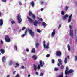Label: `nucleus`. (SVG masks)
Masks as SVG:
<instances>
[{
  "mask_svg": "<svg viewBox=\"0 0 77 77\" xmlns=\"http://www.w3.org/2000/svg\"><path fill=\"white\" fill-rule=\"evenodd\" d=\"M55 31H56V30H55V29H54L53 30V31L51 34L52 37H54V35H55Z\"/></svg>",
  "mask_w": 77,
  "mask_h": 77,
  "instance_id": "11",
  "label": "nucleus"
},
{
  "mask_svg": "<svg viewBox=\"0 0 77 77\" xmlns=\"http://www.w3.org/2000/svg\"><path fill=\"white\" fill-rule=\"evenodd\" d=\"M61 24H60L59 26L58 29H60L61 27Z\"/></svg>",
  "mask_w": 77,
  "mask_h": 77,
  "instance_id": "46",
  "label": "nucleus"
},
{
  "mask_svg": "<svg viewBox=\"0 0 77 77\" xmlns=\"http://www.w3.org/2000/svg\"><path fill=\"white\" fill-rule=\"evenodd\" d=\"M57 77H63V73L62 72L61 74H60L58 75Z\"/></svg>",
  "mask_w": 77,
  "mask_h": 77,
  "instance_id": "23",
  "label": "nucleus"
},
{
  "mask_svg": "<svg viewBox=\"0 0 77 77\" xmlns=\"http://www.w3.org/2000/svg\"><path fill=\"white\" fill-rule=\"evenodd\" d=\"M11 24H15V21H11Z\"/></svg>",
  "mask_w": 77,
  "mask_h": 77,
  "instance_id": "38",
  "label": "nucleus"
},
{
  "mask_svg": "<svg viewBox=\"0 0 77 77\" xmlns=\"http://www.w3.org/2000/svg\"><path fill=\"white\" fill-rule=\"evenodd\" d=\"M44 75V73H40V75H39L40 77H42Z\"/></svg>",
  "mask_w": 77,
  "mask_h": 77,
  "instance_id": "31",
  "label": "nucleus"
},
{
  "mask_svg": "<svg viewBox=\"0 0 77 77\" xmlns=\"http://www.w3.org/2000/svg\"><path fill=\"white\" fill-rule=\"evenodd\" d=\"M58 66H60V63H58Z\"/></svg>",
  "mask_w": 77,
  "mask_h": 77,
  "instance_id": "54",
  "label": "nucleus"
},
{
  "mask_svg": "<svg viewBox=\"0 0 77 77\" xmlns=\"http://www.w3.org/2000/svg\"><path fill=\"white\" fill-rule=\"evenodd\" d=\"M42 25L44 27H46L47 26V24L45 22H43L42 23Z\"/></svg>",
  "mask_w": 77,
  "mask_h": 77,
  "instance_id": "18",
  "label": "nucleus"
},
{
  "mask_svg": "<svg viewBox=\"0 0 77 77\" xmlns=\"http://www.w3.org/2000/svg\"><path fill=\"white\" fill-rule=\"evenodd\" d=\"M15 72H16V71H14V72H13V74H15Z\"/></svg>",
  "mask_w": 77,
  "mask_h": 77,
  "instance_id": "53",
  "label": "nucleus"
},
{
  "mask_svg": "<svg viewBox=\"0 0 77 77\" xmlns=\"http://www.w3.org/2000/svg\"><path fill=\"white\" fill-rule=\"evenodd\" d=\"M67 47L68 50L69 51H70L71 50V49H70V46L69 44H68L67 45Z\"/></svg>",
  "mask_w": 77,
  "mask_h": 77,
  "instance_id": "25",
  "label": "nucleus"
},
{
  "mask_svg": "<svg viewBox=\"0 0 77 77\" xmlns=\"http://www.w3.org/2000/svg\"><path fill=\"white\" fill-rule=\"evenodd\" d=\"M68 6H66V8L65 9V11H67V10H68Z\"/></svg>",
  "mask_w": 77,
  "mask_h": 77,
  "instance_id": "35",
  "label": "nucleus"
},
{
  "mask_svg": "<svg viewBox=\"0 0 77 77\" xmlns=\"http://www.w3.org/2000/svg\"><path fill=\"white\" fill-rule=\"evenodd\" d=\"M3 62H5L6 60V57L5 56L3 57L2 59Z\"/></svg>",
  "mask_w": 77,
  "mask_h": 77,
  "instance_id": "20",
  "label": "nucleus"
},
{
  "mask_svg": "<svg viewBox=\"0 0 77 77\" xmlns=\"http://www.w3.org/2000/svg\"><path fill=\"white\" fill-rule=\"evenodd\" d=\"M10 21H11V20H10Z\"/></svg>",
  "mask_w": 77,
  "mask_h": 77,
  "instance_id": "62",
  "label": "nucleus"
},
{
  "mask_svg": "<svg viewBox=\"0 0 77 77\" xmlns=\"http://www.w3.org/2000/svg\"><path fill=\"white\" fill-rule=\"evenodd\" d=\"M30 4L31 5L32 7H33H33L35 6V3L34 2H33V1L31 2L30 3Z\"/></svg>",
  "mask_w": 77,
  "mask_h": 77,
  "instance_id": "13",
  "label": "nucleus"
},
{
  "mask_svg": "<svg viewBox=\"0 0 77 77\" xmlns=\"http://www.w3.org/2000/svg\"><path fill=\"white\" fill-rule=\"evenodd\" d=\"M67 58L69 59V56H67Z\"/></svg>",
  "mask_w": 77,
  "mask_h": 77,
  "instance_id": "56",
  "label": "nucleus"
},
{
  "mask_svg": "<svg viewBox=\"0 0 77 77\" xmlns=\"http://www.w3.org/2000/svg\"><path fill=\"white\" fill-rule=\"evenodd\" d=\"M58 61L60 63V65H62V60H61V59H59L58 60Z\"/></svg>",
  "mask_w": 77,
  "mask_h": 77,
  "instance_id": "17",
  "label": "nucleus"
},
{
  "mask_svg": "<svg viewBox=\"0 0 77 77\" xmlns=\"http://www.w3.org/2000/svg\"><path fill=\"white\" fill-rule=\"evenodd\" d=\"M37 31L38 33H40L41 32V30H40L39 29H37Z\"/></svg>",
  "mask_w": 77,
  "mask_h": 77,
  "instance_id": "36",
  "label": "nucleus"
},
{
  "mask_svg": "<svg viewBox=\"0 0 77 77\" xmlns=\"http://www.w3.org/2000/svg\"><path fill=\"white\" fill-rule=\"evenodd\" d=\"M6 77H10V75H7Z\"/></svg>",
  "mask_w": 77,
  "mask_h": 77,
  "instance_id": "55",
  "label": "nucleus"
},
{
  "mask_svg": "<svg viewBox=\"0 0 77 77\" xmlns=\"http://www.w3.org/2000/svg\"><path fill=\"white\" fill-rule=\"evenodd\" d=\"M69 27L70 28V36L71 38H72L73 37V30L72 29V26L71 25H69Z\"/></svg>",
  "mask_w": 77,
  "mask_h": 77,
  "instance_id": "4",
  "label": "nucleus"
},
{
  "mask_svg": "<svg viewBox=\"0 0 77 77\" xmlns=\"http://www.w3.org/2000/svg\"><path fill=\"white\" fill-rule=\"evenodd\" d=\"M56 55L57 56H58L59 57H60L62 55V52L60 51H57L56 52Z\"/></svg>",
  "mask_w": 77,
  "mask_h": 77,
  "instance_id": "8",
  "label": "nucleus"
},
{
  "mask_svg": "<svg viewBox=\"0 0 77 77\" xmlns=\"http://www.w3.org/2000/svg\"><path fill=\"white\" fill-rule=\"evenodd\" d=\"M16 66H15V68H17V67H19L20 65H19V64H18V63H16Z\"/></svg>",
  "mask_w": 77,
  "mask_h": 77,
  "instance_id": "26",
  "label": "nucleus"
},
{
  "mask_svg": "<svg viewBox=\"0 0 77 77\" xmlns=\"http://www.w3.org/2000/svg\"><path fill=\"white\" fill-rule=\"evenodd\" d=\"M26 29V27H23L22 28V30H25Z\"/></svg>",
  "mask_w": 77,
  "mask_h": 77,
  "instance_id": "48",
  "label": "nucleus"
},
{
  "mask_svg": "<svg viewBox=\"0 0 77 77\" xmlns=\"http://www.w3.org/2000/svg\"><path fill=\"white\" fill-rule=\"evenodd\" d=\"M0 55H1V53L0 52Z\"/></svg>",
  "mask_w": 77,
  "mask_h": 77,
  "instance_id": "60",
  "label": "nucleus"
},
{
  "mask_svg": "<svg viewBox=\"0 0 77 77\" xmlns=\"http://www.w3.org/2000/svg\"><path fill=\"white\" fill-rule=\"evenodd\" d=\"M13 64V62H12V60H10L9 62V65H11Z\"/></svg>",
  "mask_w": 77,
  "mask_h": 77,
  "instance_id": "30",
  "label": "nucleus"
},
{
  "mask_svg": "<svg viewBox=\"0 0 77 77\" xmlns=\"http://www.w3.org/2000/svg\"><path fill=\"white\" fill-rule=\"evenodd\" d=\"M26 1H27V0H25Z\"/></svg>",
  "mask_w": 77,
  "mask_h": 77,
  "instance_id": "63",
  "label": "nucleus"
},
{
  "mask_svg": "<svg viewBox=\"0 0 77 77\" xmlns=\"http://www.w3.org/2000/svg\"><path fill=\"white\" fill-rule=\"evenodd\" d=\"M76 32H75V34H76Z\"/></svg>",
  "mask_w": 77,
  "mask_h": 77,
  "instance_id": "61",
  "label": "nucleus"
},
{
  "mask_svg": "<svg viewBox=\"0 0 77 77\" xmlns=\"http://www.w3.org/2000/svg\"><path fill=\"white\" fill-rule=\"evenodd\" d=\"M15 77H20L19 76V74H17V75H16Z\"/></svg>",
  "mask_w": 77,
  "mask_h": 77,
  "instance_id": "42",
  "label": "nucleus"
},
{
  "mask_svg": "<svg viewBox=\"0 0 77 77\" xmlns=\"http://www.w3.org/2000/svg\"><path fill=\"white\" fill-rule=\"evenodd\" d=\"M26 51H27V52H29V49H26Z\"/></svg>",
  "mask_w": 77,
  "mask_h": 77,
  "instance_id": "52",
  "label": "nucleus"
},
{
  "mask_svg": "<svg viewBox=\"0 0 77 77\" xmlns=\"http://www.w3.org/2000/svg\"><path fill=\"white\" fill-rule=\"evenodd\" d=\"M74 72V71L72 69H70L69 70L67 73V74H71Z\"/></svg>",
  "mask_w": 77,
  "mask_h": 77,
  "instance_id": "9",
  "label": "nucleus"
},
{
  "mask_svg": "<svg viewBox=\"0 0 77 77\" xmlns=\"http://www.w3.org/2000/svg\"><path fill=\"white\" fill-rule=\"evenodd\" d=\"M50 56V54H48L46 55V57H49Z\"/></svg>",
  "mask_w": 77,
  "mask_h": 77,
  "instance_id": "41",
  "label": "nucleus"
},
{
  "mask_svg": "<svg viewBox=\"0 0 77 77\" xmlns=\"http://www.w3.org/2000/svg\"><path fill=\"white\" fill-rule=\"evenodd\" d=\"M40 10L41 11H43V10H44V9L43 8H41Z\"/></svg>",
  "mask_w": 77,
  "mask_h": 77,
  "instance_id": "57",
  "label": "nucleus"
},
{
  "mask_svg": "<svg viewBox=\"0 0 77 77\" xmlns=\"http://www.w3.org/2000/svg\"><path fill=\"white\" fill-rule=\"evenodd\" d=\"M1 44L2 45L3 44L4 42H3V40H1Z\"/></svg>",
  "mask_w": 77,
  "mask_h": 77,
  "instance_id": "45",
  "label": "nucleus"
},
{
  "mask_svg": "<svg viewBox=\"0 0 77 77\" xmlns=\"http://www.w3.org/2000/svg\"><path fill=\"white\" fill-rule=\"evenodd\" d=\"M39 20L41 21H43V19H42V18H40L39 19Z\"/></svg>",
  "mask_w": 77,
  "mask_h": 77,
  "instance_id": "40",
  "label": "nucleus"
},
{
  "mask_svg": "<svg viewBox=\"0 0 77 77\" xmlns=\"http://www.w3.org/2000/svg\"><path fill=\"white\" fill-rule=\"evenodd\" d=\"M5 40L6 42H9L11 41V39L9 38V37L8 35L5 36Z\"/></svg>",
  "mask_w": 77,
  "mask_h": 77,
  "instance_id": "7",
  "label": "nucleus"
},
{
  "mask_svg": "<svg viewBox=\"0 0 77 77\" xmlns=\"http://www.w3.org/2000/svg\"><path fill=\"white\" fill-rule=\"evenodd\" d=\"M68 17V14H66L64 15L63 17V20H65V19H66Z\"/></svg>",
  "mask_w": 77,
  "mask_h": 77,
  "instance_id": "15",
  "label": "nucleus"
},
{
  "mask_svg": "<svg viewBox=\"0 0 77 77\" xmlns=\"http://www.w3.org/2000/svg\"><path fill=\"white\" fill-rule=\"evenodd\" d=\"M33 66L34 68V70H35V71H36V69H37V67L35 65V64L33 65Z\"/></svg>",
  "mask_w": 77,
  "mask_h": 77,
  "instance_id": "21",
  "label": "nucleus"
},
{
  "mask_svg": "<svg viewBox=\"0 0 77 77\" xmlns=\"http://www.w3.org/2000/svg\"><path fill=\"white\" fill-rule=\"evenodd\" d=\"M32 58L34 59V60H36L37 59V57L36 55H33L32 56Z\"/></svg>",
  "mask_w": 77,
  "mask_h": 77,
  "instance_id": "19",
  "label": "nucleus"
},
{
  "mask_svg": "<svg viewBox=\"0 0 77 77\" xmlns=\"http://www.w3.org/2000/svg\"><path fill=\"white\" fill-rule=\"evenodd\" d=\"M75 61H76L77 60V56H75Z\"/></svg>",
  "mask_w": 77,
  "mask_h": 77,
  "instance_id": "39",
  "label": "nucleus"
},
{
  "mask_svg": "<svg viewBox=\"0 0 77 77\" xmlns=\"http://www.w3.org/2000/svg\"><path fill=\"white\" fill-rule=\"evenodd\" d=\"M2 1L4 3H6V0H2Z\"/></svg>",
  "mask_w": 77,
  "mask_h": 77,
  "instance_id": "47",
  "label": "nucleus"
},
{
  "mask_svg": "<svg viewBox=\"0 0 77 77\" xmlns=\"http://www.w3.org/2000/svg\"><path fill=\"white\" fill-rule=\"evenodd\" d=\"M35 74H36V75H38V72H36Z\"/></svg>",
  "mask_w": 77,
  "mask_h": 77,
  "instance_id": "51",
  "label": "nucleus"
},
{
  "mask_svg": "<svg viewBox=\"0 0 77 77\" xmlns=\"http://www.w3.org/2000/svg\"><path fill=\"white\" fill-rule=\"evenodd\" d=\"M64 68V66L63 65H61V69H63V68Z\"/></svg>",
  "mask_w": 77,
  "mask_h": 77,
  "instance_id": "37",
  "label": "nucleus"
},
{
  "mask_svg": "<svg viewBox=\"0 0 77 77\" xmlns=\"http://www.w3.org/2000/svg\"><path fill=\"white\" fill-rule=\"evenodd\" d=\"M39 44L38 43H36L35 44V45L36 46V47L38 48V46H39Z\"/></svg>",
  "mask_w": 77,
  "mask_h": 77,
  "instance_id": "29",
  "label": "nucleus"
},
{
  "mask_svg": "<svg viewBox=\"0 0 77 77\" xmlns=\"http://www.w3.org/2000/svg\"><path fill=\"white\" fill-rule=\"evenodd\" d=\"M24 66H21V68H22V69H24Z\"/></svg>",
  "mask_w": 77,
  "mask_h": 77,
  "instance_id": "50",
  "label": "nucleus"
},
{
  "mask_svg": "<svg viewBox=\"0 0 77 77\" xmlns=\"http://www.w3.org/2000/svg\"><path fill=\"white\" fill-rule=\"evenodd\" d=\"M68 70H69V69L68 68V67L67 66L66 68V70L65 71V75H67V73L69 71Z\"/></svg>",
  "mask_w": 77,
  "mask_h": 77,
  "instance_id": "12",
  "label": "nucleus"
},
{
  "mask_svg": "<svg viewBox=\"0 0 77 77\" xmlns=\"http://www.w3.org/2000/svg\"><path fill=\"white\" fill-rule=\"evenodd\" d=\"M72 14L69 17V19L68 20V23H70L71 21V18H72Z\"/></svg>",
  "mask_w": 77,
  "mask_h": 77,
  "instance_id": "10",
  "label": "nucleus"
},
{
  "mask_svg": "<svg viewBox=\"0 0 77 77\" xmlns=\"http://www.w3.org/2000/svg\"><path fill=\"white\" fill-rule=\"evenodd\" d=\"M28 31L29 33L30 34L31 36L32 37H34L35 36V33L33 32V31L31 29H30L29 28H27L25 31V33L24 34L22 35V36H25L27 34V32Z\"/></svg>",
  "mask_w": 77,
  "mask_h": 77,
  "instance_id": "1",
  "label": "nucleus"
},
{
  "mask_svg": "<svg viewBox=\"0 0 77 77\" xmlns=\"http://www.w3.org/2000/svg\"><path fill=\"white\" fill-rule=\"evenodd\" d=\"M39 63L40 64H38L37 67V69L38 70H39V69H40L41 67L42 68V67L44 66V62H42V60H40L39 62Z\"/></svg>",
  "mask_w": 77,
  "mask_h": 77,
  "instance_id": "3",
  "label": "nucleus"
},
{
  "mask_svg": "<svg viewBox=\"0 0 77 77\" xmlns=\"http://www.w3.org/2000/svg\"><path fill=\"white\" fill-rule=\"evenodd\" d=\"M27 18L28 20L30 23H33V24L35 26H37V24H40V23H38V21H37V20H35V22H33V20L31 18H29L28 16H27Z\"/></svg>",
  "mask_w": 77,
  "mask_h": 77,
  "instance_id": "2",
  "label": "nucleus"
},
{
  "mask_svg": "<svg viewBox=\"0 0 77 77\" xmlns=\"http://www.w3.org/2000/svg\"><path fill=\"white\" fill-rule=\"evenodd\" d=\"M54 71H58V70H59V68H56L55 67L54 68Z\"/></svg>",
  "mask_w": 77,
  "mask_h": 77,
  "instance_id": "32",
  "label": "nucleus"
},
{
  "mask_svg": "<svg viewBox=\"0 0 77 77\" xmlns=\"http://www.w3.org/2000/svg\"><path fill=\"white\" fill-rule=\"evenodd\" d=\"M61 14L63 15H64V14H65V13L64 12V11H61Z\"/></svg>",
  "mask_w": 77,
  "mask_h": 77,
  "instance_id": "33",
  "label": "nucleus"
},
{
  "mask_svg": "<svg viewBox=\"0 0 77 77\" xmlns=\"http://www.w3.org/2000/svg\"><path fill=\"white\" fill-rule=\"evenodd\" d=\"M3 24V19H0V26H2Z\"/></svg>",
  "mask_w": 77,
  "mask_h": 77,
  "instance_id": "16",
  "label": "nucleus"
},
{
  "mask_svg": "<svg viewBox=\"0 0 77 77\" xmlns=\"http://www.w3.org/2000/svg\"><path fill=\"white\" fill-rule=\"evenodd\" d=\"M29 14L30 17H32L34 20H35V19H36V16L35 15L33 14L31 11H29Z\"/></svg>",
  "mask_w": 77,
  "mask_h": 77,
  "instance_id": "6",
  "label": "nucleus"
},
{
  "mask_svg": "<svg viewBox=\"0 0 77 77\" xmlns=\"http://www.w3.org/2000/svg\"><path fill=\"white\" fill-rule=\"evenodd\" d=\"M31 52L32 53H35V48H33L32 49Z\"/></svg>",
  "mask_w": 77,
  "mask_h": 77,
  "instance_id": "27",
  "label": "nucleus"
},
{
  "mask_svg": "<svg viewBox=\"0 0 77 77\" xmlns=\"http://www.w3.org/2000/svg\"><path fill=\"white\" fill-rule=\"evenodd\" d=\"M41 3L42 5H43V3H44V2H43V1H42L41 2Z\"/></svg>",
  "mask_w": 77,
  "mask_h": 77,
  "instance_id": "49",
  "label": "nucleus"
},
{
  "mask_svg": "<svg viewBox=\"0 0 77 77\" xmlns=\"http://www.w3.org/2000/svg\"><path fill=\"white\" fill-rule=\"evenodd\" d=\"M30 77V75H28V77Z\"/></svg>",
  "mask_w": 77,
  "mask_h": 77,
  "instance_id": "58",
  "label": "nucleus"
},
{
  "mask_svg": "<svg viewBox=\"0 0 77 77\" xmlns=\"http://www.w3.org/2000/svg\"><path fill=\"white\" fill-rule=\"evenodd\" d=\"M0 51L2 54H4L5 52V51L4 49H1Z\"/></svg>",
  "mask_w": 77,
  "mask_h": 77,
  "instance_id": "14",
  "label": "nucleus"
},
{
  "mask_svg": "<svg viewBox=\"0 0 77 77\" xmlns=\"http://www.w3.org/2000/svg\"><path fill=\"white\" fill-rule=\"evenodd\" d=\"M43 46H44V48H45L46 47V45H45V40H44L43 41Z\"/></svg>",
  "mask_w": 77,
  "mask_h": 77,
  "instance_id": "24",
  "label": "nucleus"
},
{
  "mask_svg": "<svg viewBox=\"0 0 77 77\" xmlns=\"http://www.w3.org/2000/svg\"><path fill=\"white\" fill-rule=\"evenodd\" d=\"M14 49H15L16 50H17V46L15 45L14 46Z\"/></svg>",
  "mask_w": 77,
  "mask_h": 77,
  "instance_id": "34",
  "label": "nucleus"
},
{
  "mask_svg": "<svg viewBox=\"0 0 77 77\" xmlns=\"http://www.w3.org/2000/svg\"><path fill=\"white\" fill-rule=\"evenodd\" d=\"M54 59L52 60V63H54Z\"/></svg>",
  "mask_w": 77,
  "mask_h": 77,
  "instance_id": "44",
  "label": "nucleus"
},
{
  "mask_svg": "<svg viewBox=\"0 0 77 77\" xmlns=\"http://www.w3.org/2000/svg\"><path fill=\"white\" fill-rule=\"evenodd\" d=\"M17 17L18 23H21L22 22V19L21 17V15L20 14H17Z\"/></svg>",
  "mask_w": 77,
  "mask_h": 77,
  "instance_id": "5",
  "label": "nucleus"
},
{
  "mask_svg": "<svg viewBox=\"0 0 77 77\" xmlns=\"http://www.w3.org/2000/svg\"><path fill=\"white\" fill-rule=\"evenodd\" d=\"M1 16V12L0 11V17Z\"/></svg>",
  "mask_w": 77,
  "mask_h": 77,
  "instance_id": "59",
  "label": "nucleus"
},
{
  "mask_svg": "<svg viewBox=\"0 0 77 77\" xmlns=\"http://www.w3.org/2000/svg\"><path fill=\"white\" fill-rule=\"evenodd\" d=\"M19 5H20V6H21V5H22V3H21V2H19Z\"/></svg>",
  "mask_w": 77,
  "mask_h": 77,
  "instance_id": "43",
  "label": "nucleus"
},
{
  "mask_svg": "<svg viewBox=\"0 0 77 77\" xmlns=\"http://www.w3.org/2000/svg\"><path fill=\"white\" fill-rule=\"evenodd\" d=\"M50 44V43H49V42H48L47 44V45L46 46V48H49V47H48V46H49V45Z\"/></svg>",
  "mask_w": 77,
  "mask_h": 77,
  "instance_id": "22",
  "label": "nucleus"
},
{
  "mask_svg": "<svg viewBox=\"0 0 77 77\" xmlns=\"http://www.w3.org/2000/svg\"><path fill=\"white\" fill-rule=\"evenodd\" d=\"M64 63H67V58L66 57L65 58Z\"/></svg>",
  "mask_w": 77,
  "mask_h": 77,
  "instance_id": "28",
  "label": "nucleus"
}]
</instances>
